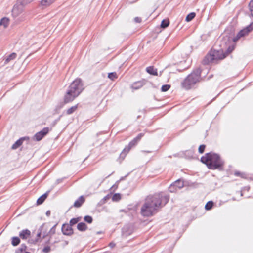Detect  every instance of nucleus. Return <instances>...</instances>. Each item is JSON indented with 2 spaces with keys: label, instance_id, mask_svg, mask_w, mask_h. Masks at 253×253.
<instances>
[{
  "label": "nucleus",
  "instance_id": "obj_1",
  "mask_svg": "<svg viewBox=\"0 0 253 253\" xmlns=\"http://www.w3.org/2000/svg\"><path fill=\"white\" fill-rule=\"evenodd\" d=\"M169 196L160 193L148 196L142 207L141 212L144 216H150L160 208L165 206L169 201Z\"/></svg>",
  "mask_w": 253,
  "mask_h": 253
},
{
  "label": "nucleus",
  "instance_id": "obj_2",
  "mask_svg": "<svg viewBox=\"0 0 253 253\" xmlns=\"http://www.w3.org/2000/svg\"><path fill=\"white\" fill-rule=\"evenodd\" d=\"M234 49L233 45H229L225 51L223 48L219 50L211 49L202 60V64L208 65L211 63L216 62L219 60H222L227 54L231 53Z\"/></svg>",
  "mask_w": 253,
  "mask_h": 253
},
{
  "label": "nucleus",
  "instance_id": "obj_3",
  "mask_svg": "<svg viewBox=\"0 0 253 253\" xmlns=\"http://www.w3.org/2000/svg\"><path fill=\"white\" fill-rule=\"evenodd\" d=\"M201 161L206 165L210 169H221L222 168L224 162L216 153L211 152L206 153L201 158Z\"/></svg>",
  "mask_w": 253,
  "mask_h": 253
},
{
  "label": "nucleus",
  "instance_id": "obj_4",
  "mask_svg": "<svg viewBox=\"0 0 253 253\" xmlns=\"http://www.w3.org/2000/svg\"><path fill=\"white\" fill-rule=\"evenodd\" d=\"M201 70L198 68L188 75L181 83L182 87L189 90L195 87L197 84L202 80Z\"/></svg>",
  "mask_w": 253,
  "mask_h": 253
},
{
  "label": "nucleus",
  "instance_id": "obj_5",
  "mask_svg": "<svg viewBox=\"0 0 253 253\" xmlns=\"http://www.w3.org/2000/svg\"><path fill=\"white\" fill-rule=\"evenodd\" d=\"M83 90V84L81 80L79 79L75 80L70 84L65 95V101L66 102L72 101L81 93Z\"/></svg>",
  "mask_w": 253,
  "mask_h": 253
},
{
  "label": "nucleus",
  "instance_id": "obj_6",
  "mask_svg": "<svg viewBox=\"0 0 253 253\" xmlns=\"http://www.w3.org/2000/svg\"><path fill=\"white\" fill-rule=\"evenodd\" d=\"M253 29V22L250 24V25L247 26L244 29L240 30L238 34H237L236 36L233 39V41L234 42H236L239 39H240L242 37H244L245 36L248 34V33L251 32Z\"/></svg>",
  "mask_w": 253,
  "mask_h": 253
},
{
  "label": "nucleus",
  "instance_id": "obj_7",
  "mask_svg": "<svg viewBox=\"0 0 253 253\" xmlns=\"http://www.w3.org/2000/svg\"><path fill=\"white\" fill-rule=\"evenodd\" d=\"M184 186V182L181 179H178L172 183L169 187L170 192L174 193L181 189Z\"/></svg>",
  "mask_w": 253,
  "mask_h": 253
},
{
  "label": "nucleus",
  "instance_id": "obj_8",
  "mask_svg": "<svg viewBox=\"0 0 253 253\" xmlns=\"http://www.w3.org/2000/svg\"><path fill=\"white\" fill-rule=\"evenodd\" d=\"M48 227L47 225H43L42 226H41L39 232H38L37 234V239H36L35 241L32 242L33 243H36V242H41V240L40 239V238L41 236H42V238H44L48 235Z\"/></svg>",
  "mask_w": 253,
  "mask_h": 253
},
{
  "label": "nucleus",
  "instance_id": "obj_9",
  "mask_svg": "<svg viewBox=\"0 0 253 253\" xmlns=\"http://www.w3.org/2000/svg\"><path fill=\"white\" fill-rule=\"evenodd\" d=\"M24 6L20 3L18 1L14 5L12 11V16L16 17L20 15L24 11Z\"/></svg>",
  "mask_w": 253,
  "mask_h": 253
},
{
  "label": "nucleus",
  "instance_id": "obj_10",
  "mask_svg": "<svg viewBox=\"0 0 253 253\" xmlns=\"http://www.w3.org/2000/svg\"><path fill=\"white\" fill-rule=\"evenodd\" d=\"M143 133H140L135 138H134L131 142H129L127 146V152L129 151L132 148L134 147L137 143L140 141L141 138L143 136Z\"/></svg>",
  "mask_w": 253,
  "mask_h": 253
},
{
  "label": "nucleus",
  "instance_id": "obj_11",
  "mask_svg": "<svg viewBox=\"0 0 253 253\" xmlns=\"http://www.w3.org/2000/svg\"><path fill=\"white\" fill-rule=\"evenodd\" d=\"M48 128H44L42 131L37 133L35 135V138L37 141L41 140L43 137L48 132Z\"/></svg>",
  "mask_w": 253,
  "mask_h": 253
},
{
  "label": "nucleus",
  "instance_id": "obj_12",
  "mask_svg": "<svg viewBox=\"0 0 253 253\" xmlns=\"http://www.w3.org/2000/svg\"><path fill=\"white\" fill-rule=\"evenodd\" d=\"M10 24V19L7 17H3L0 19V27L3 29L8 28Z\"/></svg>",
  "mask_w": 253,
  "mask_h": 253
},
{
  "label": "nucleus",
  "instance_id": "obj_13",
  "mask_svg": "<svg viewBox=\"0 0 253 253\" xmlns=\"http://www.w3.org/2000/svg\"><path fill=\"white\" fill-rule=\"evenodd\" d=\"M56 0H41L40 2V6L42 8H46L54 3Z\"/></svg>",
  "mask_w": 253,
  "mask_h": 253
},
{
  "label": "nucleus",
  "instance_id": "obj_14",
  "mask_svg": "<svg viewBox=\"0 0 253 253\" xmlns=\"http://www.w3.org/2000/svg\"><path fill=\"white\" fill-rule=\"evenodd\" d=\"M64 234L69 235L72 234L73 231L71 227L69 225H64L62 228Z\"/></svg>",
  "mask_w": 253,
  "mask_h": 253
},
{
  "label": "nucleus",
  "instance_id": "obj_15",
  "mask_svg": "<svg viewBox=\"0 0 253 253\" xmlns=\"http://www.w3.org/2000/svg\"><path fill=\"white\" fill-rule=\"evenodd\" d=\"M31 234V232L27 229L23 230L19 233V236L23 239H27L28 238Z\"/></svg>",
  "mask_w": 253,
  "mask_h": 253
},
{
  "label": "nucleus",
  "instance_id": "obj_16",
  "mask_svg": "<svg viewBox=\"0 0 253 253\" xmlns=\"http://www.w3.org/2000/svg\"><path fill=\"white\" fill-rule=\"evenodd\" d=\"M144 84L143 81L136 82L132 85L131 87L133 89H138L141 87H142Z\"/></svg>",
  "mask_w": 253,
  "mask_h": 253
},
{
  "label": "nucleus",
  "instance_id": "obj_17",
  "mask_svg": "<svg viewBox=\"0 0 253 253\" xmlns=\"http://www.w3.org/2000/svg\"><path fill=\"white\" fill-rule=\"evenodd\" d=\"M146 71L152 75H157V70L153 66H149L146 68Z\"/></svg>",
  "mask_w": 253,
  "mask_h": 253
},
{
  "label": "nucleus",
  "instance_id": "obj_18",
  "mask_svg": "<svg viewBox=\"0 0 253 253\" xmlns=\"http://www.w3.org/2000/svg\"><path fill=\"white\" fill-rule=\"evenodd\" d=\"M84 201V198L83 196H81L78 200L74 203V206L76 207H79Z\"/></svg>",
  "mask_w": 253,
  "mask_h": 253
},
{
  "label": "nucleus",
  "instance_id": "obj_19",
  "mask_svg": "<svg viewBox=\"0 0 253 253\" xmlns=\"http://www.w3.org/2000/svg\"><path fill=\"white\" fill-rule=\"evenodd\" d=\"M77 228L81 231H85L86 229V225L84 223H80L77 225Z\"/></svg>",
  "mask_w": 253,
  "mask_h": 253
},
{
  "label": "nucleus",
  "instance_id": "obj_20",
  "mask_svg": "<svg viewBox=\"0 0 253 253\" xmlns=\"http://www.w3.org/2000/svg\"><path fill=\"white\" fill-rule=\"evenodd\" d=\"M195 15L196 14L194 12H191L187 15V16L186 17L185 20L187 22H189L191 21L195 17Z\"/></svg>",
  "mask_w": 253,
  "mask_h": 253
},
{
  "label": "nucleus",
  "instance_id": "obj_21",
  "mask_svg": "<svg viewBox=\"0 0 253 253\" xmlns=\"http://www.w3.org/2000/svg\"><path fill=\"white\" fill-rule=\"evenodd\" d=\"M121 195L119 193L114 194L112 197V201L114 202H117L119 201L121 199Z\"/></svg>",
  "mask_w": 253,
  "mask_h": 253
},
{
  "label": "nucleus",
  "instance_id": "obj_22",
  "mask_svg": "<svg viewBox=\"0 0 253 253\" xmlns=\"http://www.w3.org/2000/svg\"><path fill=\"white\" fill-rule=\"evenodd\" d=\"M47 197V195L46 194L42 195L41 196L40 198H38L37 200V203L38 204H41L43 203V202L45 200Z\"/></svg>",
  "mask_w": 253,
  "mask_h": 253
},
{
  "label": "nucleus",
  "instance_id": "obj_23",
  "mask_svg": "<svg viewBox=\"0 0 253 253\" xmlns=\"http://www.w3.org/2000/svg\"><path fill=\"white\" fill-rule=\"evenodd\" d=\"M169 20L168 19L166 20L164 19L162 20L161 24V27L163 28H165L167 27L169 25Z\"/></svg>",
  "mask_w": 253,
  "mask_h": 253
},
{
  "label": "nucleus",
  "instance_id": "obj_24",
  "mask_svg": "<svg viewBox=\"0 0 253 253\" xmlns=\"http://www.w3.org/2000/svg\"><path fill=\"white\" fill-rule=\"evenodd\" d=\"M20 243V239L18 237H13L12 239V244L14 246L18 245Z\"/></svg>",
  "mask_w": 253,
  "mask_h": 253
},
{
  "label": "nucleus",
  "instance_id": "obj_25",
  "mask_svg": "<svg viewBox=\"0 0 253 253\" xmlns=\"http://www.w3.org/2000/svg\"><path fill=\"white\" fill-rule=\"evenodd\" d=\"M34 0H18L17 1L24 6Z\"/></svg>",
  "mask_w": 253,
  "mask_h": 253
},
{
  "label": "nucleus",
  "instance_id": "obj_26",
  "mask_svg": "<svg viewBox=\"0 0 253 253\" xmlns=\"http://www.w3.org/2000/svg\"><path fill=\"white\" fill-rule=\"evenodd\" d=\"M22 143V141L21 140H17L12 146V148L13 149H16L19 147Z\"/></svg>",
  "mask_w": 253,
  "mask_h": 253
},
{
  "label": "nucleus",
  "instance_id": "obj_27",
  "mask_svg": "<svg viewBox=\"0 0 253 253\" xmlns=\"http://www.w3.org/2000/svg\"><path fill=\"white\" fill-rule=\"evenodd\" d=\"M108 77L111 80H114L117 78V76L116 73L112 72L108 74Z\"/></svg>",
  "mask_w": 253,
  "mask_h": 253
},
{
  "label": "nucleus",
  "instance_id": "obj_28",
  "mask_svg": "<svg viewBox=\"0 0 253 253\" xmlns=\"http://www.w3.org/2000/svg\"><path fill=\"white\" fill-rule=\"evenodd\" d=\"M213 205V203L212 201H209L207 203V204L205 205V209L207 210H209L211 209Z\"/></svg>",
  "mask_w": 253,
  "mask_h": 253
},
{
  "label": "nucleus",
  "instance_id": "obj_29",
  "mask_svg": "<svg viewBox=\"0 0 253 253\" xmlns=\"http://www.w3.org/2000/svg\"><path fill=\"white\" fill-rule=\"evenodd\" d=\"M249 7L251 13V16L253 17V0H252L249 4Z\"/></svg>",
  "mask_w": 253,
  "mask_h": 253
},
{
  "label": "nucleus",
  "instance_id": "obj_30",
  "mask_svg": "<svg viewBox=\"0 0 253 253\" xmlns=\"http://www.w3.org/2000/svg\"><path fill=\"white\" fill-rule=\"evenodd\" d=\"M77 106L76 105L72 106L67 110V113L68 114H71L73 113L77 109Z\"/></svg>",
  "mask_w": 253,
  "mask_h": 253
},
{
  "label": "nucleus",
  "instance_id": "obj_31",
  "mask_svg": "<svg viewBox=\"0 0 253 253\" xmlns=\"http://www.w3.org/2000/svg\"><path fill=\"white\" fill-rule=\"evenodd\" d=\"M16 55L15 53H12L10 54L6 59V62H8L11 60H13L16 58Z\"/></svg>",
  "mask_w": 253,
  "mask_h": 253
},
{
  "label": "nucleus",
  "instance_id": "obj_32",
  "mask_svg": "<svg viewBox=\"0 0 253 253\" xmlns=\"http://www.w3.org/2000/svg\"><path fill=\"white\" fill-rule=\"evenodd\" d=\"M170 87V85L169 84H165L162 85L161 87V90L163 92H166L168 91Z\"/></svg>",
  "mask_w": 253,
  "mask_h": 253
},
{
  "label": "nucleus",
  "instance_id": "obj_33",
  "mask_svg": "<svg viewBox=\"0 0 253 253\" xmlns=\"http://www.w3.org/2000/svg\"><path fill=\"white\" fill-rule=\"evenodd\" d=\"M84 220L88 223H91L92 221V218L90 216H85L84 218Z\"/></svg>",
  "mask_w": 253,
  "mask_h": 253
},
{
  "label": "nucleus",
  "instance_id": "obj_34",
  "mask_svg": "<svg viewBox=\"0 0 253 253\" xmlns=\"http://www.w3.org/2000/svg\"><path fill=\"white\" fill-rule=\"evenodd\" d=\"M205 147H206L205 145H204V144L201 145L199 146V149H198V151H199V152L200 154H202V153H203L204 152Z\"/></svg>",
  "mask_w": 253,
  "mask_h": 253
},
{
  "label": "nucleus",
  "instance_id": "obj_35",
  "mask_svg": "<svg viewBox=\"0 0 253 253\" xmlns=\"http://www.w3.org/2000/svg\"><path fill=\"white\" fill-rule=\"evenodd\" d=\"M55 232V226L52 227L50 229V231L48 232L49 234H53Z\"/></svg>",
  "mask_w": 253,
  "mask_h": 253
},
{
  "label": "nucleus",
  "instance_id": "obj_36",
  "mask_svg": "<svg viewBox=\"0 0 253 253\" xmlns=\"http://www.w3.org/2000/svg\"><path fill=\"white\" fill-rule=\"evenodd\" d=\"M235 175L237 176H241L244 177V176L245 175L244 173H241L239 171H236L235 172Z\"/></svg>",
  "mask_w": 253,
  "mask_h": 253
},
{
  "label": "nucleus",
  "instance_id": "obj_37",
  "mask_svg": "<svg viewBox=\"0 0 253 253\" xmlns=\"http://www.w3.org/2000/svg\"><path fill=\"white\" fill-rule=\"evenodd\" d=\"M78 221H79V220L78 219L73 218L71 220L70 223L71 224L73 225V224H75L76 223H77Z\"/></svg>",
  "mask_w": 253,
  "mask_h": 253
},
{
  "label": "nucleus",
  "instance_id": "obj_38",
  "mask_svg": "<svg viewBox=\"0 0 253 253\" xmlns=\"http://www.w3.org/2000/svg\"><path fill=\"white\" fill-rule=\"evenodd\" d=\"M134 20L136 23H140L141 22V18L138 17H135Z\"/></svg>",
  "mask_w": 253,
  "mask_h": 253
},
{
  "label": "nucleus",
  "instance_id": "obj_39",
  "mask_svg": "<svg viewBox=\"0 0 253 253\" xmlns=\"http://www.w3.org/2000/svg\"><path fill=\"white\" fill-rule=\"evenodd\" d=\"M49 251H50V247L48 246L44 247L43 249V251L44 253H48Z\"/></svg>",
  "mask_w": 253,
  "mask_h": 253
},
{
  "label": "nucleus",
  "instance_id": "obj_40",
  "mask_svg": "<svg viewBox=\"0 0 253 253\" xmlns=\"http://www.w3.org/2000/svg\"><path fill=\"white\" fill-rule=\"evenodd\" d=\"M228 41H229L228 37L224 38L222 41V43H223V44L225 43L226 44L227 43V42H228Z\"/></svg>",
  "mask_w": 253,
  "mask_h": 253
},
{
  "label": "nucleus",
  "instance_id": "obj_41",
  "mask_svg": "<svg viewBox=\"0 0 253 253\" xmlns=\"http://www.w3.org/2000/svg\"><path fill=\"white\" fill-rule=\"evenodd\" d=\"M115 244L114 243V242H111L109 244V246L110 248L112 249L113 248H114L115 247Z\"/></svg>",
  "mask_w": 253,
  "mask_h": 253
},
{
  "label": "nucleus",
  "instance_id": "obj_42",
  "mask_svg": "<svg viewBox=\"0 0 253 253\" xmlns=\"http://www.w3.org/2000/svg\"><path fill=\"white\" fill-rule=\"evenodd\" d=\"M132 232V230H131V232H129V230L127 229V235H130Z\"/></svg>",
  "mask_w": 253,
  "mask_h": 253
},
{
  "label": "nucleus",
  "instance_id": "obj_43",
  "mask_svg": "<svg viewBox=\"0 0 253 253\" xmlns=\"http://www.w3.org/2000/svg\"><path fill=\"white\" fill-rule=\"evenodd\" d=\"M46 214H47V215H49V214H50V211H47L46 212Z\"/></svg>",
  "mask_w": 253,
  "mask_h": 253
},
{
  "label": "nucleus",
  "instance_id": "obj_44",
  "mask_svg": "<svg viewBox=\"0 0 253 253\" xmlns=\"http://www.w3.org/2000/svg\"><path fill=\"white\" fill-rule=\"evenodd\" d=\"M125 152H123L122 154H121V155L122 156H123V155H125Z\"/></svg>",
  "mask_w": 253,
  "mask_h": 253
},
{
  "label": "nucleus",
  "instance_id": "obj_45",
  "mask_svg": "<svg viewBox=\"0 0 253 253\" xmlns=\"http://www.w3.org/2000/svg\"><path fill=\"white\" fill-rule=\"evenodd\" d=\"M247 190H249V187H247Z\"/></svg>",
  "mask_w": 253,
  "mask_h": 253
}]
</instances>
